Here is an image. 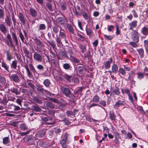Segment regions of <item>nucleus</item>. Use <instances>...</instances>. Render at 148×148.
Instances as JSON below:
<instances>
[{
	"mask_svg": "<svg viewBox=\"0 0 148 148\" xmlns=\"http://www.w3.org/2000/svg\"><path fill=\"white\" fill-rule=\"evenodd\" d=\"M11 35H11L8 34L6 36L7 39L5 40L6 44L8 46L14 48V45L13 44V42L15 46H17L18 44V38L15 32H11Z\"/></svg>",
	"mask_w": 148,
	"mask_h": 148,
	"instance_id": "f257e3e1",
	"label": "nucleus"
},
{
	"mask_svg": "<svg viewBox=\"0 0 148 148\" xmlns=\"http://www.w3.org/2000/svg\"><path fill=\"white\" fill-rule=\"evenodd\" d=\"M24 67L26 70L27 76L29 78H31L33 76V74L31 72V71L33 73L34 75L36 73L37 74V72L32 63H30L29 64L28 67L27 62V64L25 63V64L24 65Z\"/></svg>",
	"mask_w": 148,
	"mask_h": 148,
	"instance_id": "f03ea898",
	"label": "nucleus"
},
{
	"mask_svg": "<svg viewBox=\"0 0 148 148\" xmlns=\"http://www.w3.org/2000/svg\"><path fill=\"white\" fill-rule=\"evenodd\" d=\"M35 42L36 45L35 50L39 52H42L45 46L43 42L40 39L37 38L35 39Z\"/></svg>",
	"mask_w": 148,
	"mask_h": 148,
	"instance_id": "7ed1b4c3",
	"label": "nucleus"
},
{
	"mask_svg": "<svg viewBox=\"0 0 148 148\" xmlns=\"http://www.w3.org/2000/svg\"><path fill=\"white\" fill-rule=\"evenodd\" d=\"M132 38L133 41L136 42H138L139 41V37L138 33L137 31L133 30L132 34Z\"/></svg>",
	"mask_w": 148,
	"mask_h": 148,
	"instance_id": "20e7f679",
	"label": "nucleus"
},
{
	"mask_svg": "<svg viewBox=\"0 0 148 148\" xmlns=\"http://www.w3.org/2000/svg\"><path fill=\"white\" fill-rule=\"evenodd\" d=\"M47 130L43 129L41 130H39L36 134V137L38 138H44L45 136V134Z\"/></svg>",
	"mask_w": 148,
	"mask_h": 148,
	"instance_id": "39448f33",
	"label": "nucleus"
},
{
	"mask_svg": "<svg viewBox=\"0 0 148 148\" xmlns=\"http://www.w3.org/2000/svg\"><path fill=\"white\" fill-rule=\"evenodd\" d=\"M36 88L38 91L39 92L43 93L44 92H46L49 94L50 96L52 94L48 91L46 90H45L43 88L42 85H41L40 84H36Z\"/></svg>",
	"mask_w": 148,
	"mask_h": 148,
	"instance_id": "423d86ee",
	"label": "nucleus"
},
{
	"mask_svg": "<svg viewBox=\"0 0 148 148\" xmlns=\"http://www.w3.org/2000/svg\"><path fill=\"white\" fill-rule=\"evenodd\" d=\"M8 107V109L10 110V112L13 113H15V111L18 110L20 109L19 106H16L13 104H10Z\"/></svg>",
	"mask_w": 148,
	"mask_h": 148,
	"instance_id": "0eeeda50",
	"label": "nucleus"
},
{
	"mask_svg": "<svg viewBox=\"0 0 148 148\" xmlns=\"http://www.w3.org/2000/svg\"><path fill=\"white\" fill-rule=\"evenodd\" d=\"M34 60L39 62H41L42 61V56L37 52L34 53L33 55Z\"/></svg>",
	"mask_w": 148,
	"mask_h": 148,
	"instance_id": "6e6552de",
	"label": "nucleus"
},
{
	"mask_svg": "<svg viewBox=\"0 0 148 148\" xmlns=\"http://www.w3.org/2000/svg\"><path fill=\"white\" fill-rule=\"evenodd\" d=\"M59 36L60 37V38L64 39L66 43L67 42V40L66 39V32L64 30L62 29L61 27H60V29L59 31Z\"/></svg>",
	"mask_w": 148,
	"mask_h": 148,
	"instance_id": "1a4fd4ad",
	"label": "nucleus"
},
{
	"mask_svg": "<svg viewBox=\"0 0 148 148\" xmlns=\"http://www.w3.org/2000/svg\"><path fill=\"white\" fill-rule=\"evenodd\" d=\"M37 145L38 146L40 147H46L49 146L50 148H53L54 147L51 146V145H48L47 143V142H42L41 141H38L37 142Z\"/></svg>",
	"mask_w": 148,
	"mask_h": 148,
	"instance_id": "9d476101",
	"label": "nucleus"
},
{
	"mask_svg": "<svg viewBox=\"0 0 148 148\" xmlns=\"http://www.w3.org/2000/svg\"><path fill=\"white\" fill-rule=\"evenodd\" d=\"M69 53L70 58L71 60H72L75 63L78 64H80V61L79 60L74 57L73 56V52L72 51L71 49H69Z\"/></svg>",
	"mask_w": 148,
	"mask_h": 148,
	"instance_id": "9b49d317",
	"label": "nucleus"
},
{
	"mask_svg": "<svg viewBox=\"0 0 148 148\" xmlns=\"http://www.w3.org/2000/svg\"><path fill=\"white\" fill-rule=\"evenodd\" d=\"M61 90L62 93L66 97L71 93L69 88H66L63 86L61 87Z\"/></svg>",
	"mask_w": 148,
	"mask_h": 148,
	"instance_id": "f8f14e48",
	"label": "nucleus"
},
{
	"mask_svg": "<svg viewBox=\"0 0 148 148\" xmlns=\"http://www.w3.org/2000/svg\"><path fill=\"white\" fill-rule=\"evenodd\" d=\"M18 18L23 25H24L27 21V20L25 18V15L22 12H19L18 14Z\"/></svg>",
	"mask_w": 148,
	"mask_h": 148,
	"instance_id": "ddd939ff",
	"label": "nucleus"
},
{
	"mask_svg": "<svg viewBox=\"0 0 148 148\" xmlns=\"http://www.w3.org/2000/svg\"><path fill=\"white\" fill-rule=\"evenodd\" d=\"M83 66H79L77 67V72L79 74L84 75L86 72V69L84 67V65Z\"/></svg>",
	"mask_w": 148,
	"mask_h": 148,
	"instance_id": "4468645a",
	"label": "nucleus"
},
{
	"mask_svg": "<svg viewBox=\"0 0 148 148\" xmlns=\"http://www.w3.org/2000/svg\"><path fill=\"white\" fill-rule=\"evenodd\" d=\"M23 50L24 53L25 55V56L27 58L30 59L31 58H32V53H30V56L29 55L30 52L26 47L24 46L23 47Z\"/></svg>",
	"mask_w": 148,
	"mask_h": 148,
	"instance_id": "2eb2a0df",
	"label": "nucleus"
},
{
	"mask_svg": "<svg viewBox=\"0 0 148 148\" xmlns=\"http://www.w3.org/2000/svg\"><path fill=\"white\" fill-rule=\"evenodd\" d=\"M10 80L15 83H19L20 81V78L17 74H13L10 76Z\"/></svg>",
	"mask_w": 148,
	"mask_h": 148,
	"instance_id": "dca6fc26",
	"label": "nucleus"
},
{
	"mask_svg": "<svg viewBox=\"0 0 148 148\" xmlns=\"http://www.w3.org/2000/svg\"><path fill=\"white\" fill-rule=\"evenodd\" d=\"M125 103V101L124 100H123V101H121L120 100H118L114 105V108L117 109V108L120 107V106H124Z\"/></svg>",
	"mask_w": 148,
	"mask_h": 148,
	"instance_id": "f3484780",
	"label": "nucleus"
},
{
	"mask_svg": "<svg viewBox=\"0 0 148 148\" xmlns=\"http://www.w3.org/2000/svg\"><path fill=\"white\" fill-rule=\"evenodd\" d=\"M109 60H110L106 61L104 64L105 67L106 69H109L110 68L111 64L114 61L112 58H110Z\"/></svg>",
	"mask_w": 148,
	"mask_h": 148,
	"instance_id": "a211bd4d",
	"label": "nucleus"
},
{
	"mask_svg": "<svg viewBox=\"0 0 148 148\" xmlns=\"http://www.w3.org/2000/svg\"><path fill=\"white\" fill-rule=\"evenodd\" d=\"M140 32L143 35L146 36L148 34V27L144 26L141 28Z\"/></svg>",
	"mask_w": 148,
	"mask_h": 148,
	"instance_id": "6ab92c4d",
	"label": "nucleus"
},
{
	"mask_svg": "<svg viewBox=\"0 0 148 148\" xmlns=\"http://www.w3.org/2000/svg\"><path fill=\"white\" fill-rule=\"evenodd\" d=\"M57 22L60 25H64L66 24V19L62 17H59L57 18Z\"/></svg>",
	"mask_w": 148,
	"mask_h": 148,
	"instance_id": "aec40b11",
	"label": "nucleus"
},
{
	"mask_svg": "<svg viewBox=\"0 0 148 148\" xmlns=\"http://www.w3.org/2000/svg\"><path fill=\"white\" fill-rule=\"evenodd\" d=\"M1 67L4 68L5 70V72H10L9 67V66L4 61H3L1 62Z\"/></svg>",
	"mask_w": 148,
	"mask_h": 148,
	"instance_id": "412c9836",
	"label": "nucleus"
},
{
	"mask_svg": "<svg viewBox=\"0 0 148 148\" xmlns=\"http://www.w3.org/2000/svg\"><path fill=\"white\" fill-rule=\"evenodd\" d=\"M5 21L6 25L10 27L11 25L12 24V22L11 21L10 18L8 15H7L5 19Z\"/></svg>",
	"mask_w": 148,
	"mask_h": 148,
	"instance_id": "4be33fe9",
	"label": "nucleus"
},
{
	"mask_svg": "<svg viewBox=\"0 0 148 148\" xmlns=\"http://www.w3.org/2000/svg\"><path fill=\"white\" fill-rule=\"evenodd\" d=\"M137 21L136 20L134 21L129 23L130 26L129 29L132 30L134 27H136L137 26Z\"/></svg>",
	"mask_w": 148,
	"mask_h": 148,
	"instance_id": "5701e85b",
	"label": "nucleus"
},
{
	"mask_svg": "<svg viewBox=\"0 0 148 148\" xmlns=\"http://www.w3.org/2000/svg\"><path fill=\"white\" fill-rule=\"evenodd\" d=\"M29 14L33 17H36L37 16V11L32 8H30L29 10Z\"/></svg>",
	"mask_w": 148,
	"mask_h": 148,
	"instance_id": "b1692460",
	"label": "nucleus"
},
{
	"mask_svg": "<svg viewBox=\"0 0 148 148\" xmlns=\"http://www.w3.org/2000/svg\"><path fill=\"white\" fill-rule=\"evenodd\" d=\"M62 116V119L61 120V121L63 122L66 125H68L71 124V122L68 120V119L65 117L64 114H63Z\"/></svg>",
	"mask_w": 148,
	"mask_h": 148,
	"instance_id": "393cba45",
	"label": "nucleus"
},
{
	"mask_svg": "<svg viewBox=\"0 0 148 148\" xmlns=\"http://www.w3.org/2000/svg\"><path fill=\"white\" fill-rule=\"evenodd\" d=\"M0 31L3 34H5L7 32V30L5 25L3 24L0 25Z\"/></svg>",
	"mask_w": 148,
	"mask_h": 148,
	"instance_id": "a878e982",
	"label": "nucleus"
},
{
	"mask_svg": "<svg viewBox=\"0 0 148 148\" xmlns=\"http://www.w3.org/2000/svg\"><path fill=\"white\" fill-rule=\"evenodd\" d=\"M64 78L66 79V81L69 82L71 83L72 82V79L73 78V76L72 75H69L66 74L64 75Z\"/></svg>",
	"mask_w": 148,
	"mask_h": 148,
	"instance_id": "bb28decb",
	"label": "nucleus"
},
{
	"mask_svg": "<svg viewBox=\"0 0 148 148\" xmlns=\"http://www.w3.org/2000/svg\"><path fill=\"white\" fill-rule=\"evenodd\" d=\"M10 90L11 92L15 94L16 95H18L20 93V91L17 87L11 88Z\"/></svg>",
	"mask_w": 148,
	"mask_h": 148,
	"instance_id": "cd10ccee",
	"label": "nucleus"
},
{
	"mask_svg": "<svg viewBox=\"0 0 148 148\" xmlns=\"http://www.w3.org/2000/svg\"><path fill=\"white\" fill-rule=\"evenodd\" d=\"M114 64H113L112 67V73H116L118 71V68L117 65L114 63V60L113 61Z\"/></svg>",
	"mask_w": 148,
	"mask_h": 148,
	"instance_id": "c85d7f7f",
	"label": "nucleus"
},
{
	"mask_svg": "<svg viewBox=\"0 0 148 148\" xmlns=\"http://www.w3.org/2000/svg\"><path fill=\"white\" fill-rule=\"evenodd\" d=\"M56 36L57 37L56 38V42L57 46L58 47H60L62 45V43L61 42L60 37H58L57 35Z\"/></svg>",
	"mask_w": 148,
	"mask_h": 148,
	"instance_id": "c756f323",
	"label": "nucleus"
},
{
	"mask_svg": "<svg viewBox=\"0 0 148 148\" xmlns=\"http://www.w3.org/2000/svg\"><path fill=\"white\" fill-rule=\"evenodd\" d=\"M100 98L97 95L94 96L90 102H93L97 103L99 101Z\"/></svg>",
	"mask_w": 148,
	"mask_h": 148,
	"instance_id": "7c9ffc66",
	"label": "nucleus"
},
{
	"mask_svg": "<svg viewBox=\"0 0 148 148\" xmlns=\"http://www.w3.org/2000/svg\"><path fill=\"white\" fill-rule=\"evenodd\" d=\"M109 117L110 119L112 121H115L116 120V116L114 112H110L109 114Z\"/></svg>",
	"mask_w": 148,
	"mask_h": 148,
	"instance_id": "2f4dec72",
	"label": "nucleus"
},
{
	"mask_svg": "<svg viewBox=\"0 0 148 148\" xmlns=\"http://www.w3.org/2000/svg\"><path fill=\"white\" fill-rule=\"evenodd\" d=\"M17 61L16 60L13 61L10 64V67L12 69H16L17 67Z\"/></svg>",
	"mask_w": 148,
	"mask_h": 148,
	"instance_id": "473e14b6",
	"label": "nucleus"
},
{
	"mask_svg": "<svg viewBox=\"0 0 148 148\" xmlns=\"http://www.w3.org/2000/svg\"><path fill=\"white\" fill-rule=\"evenodd\" d=\"M45 106L47 109L51 108L53 109L55 108V105L50 102H47L46 103Z\"/></svg>",
	"mask_w": 148,
	"mask_h": 148,
	"instance_id": "72a5a7b5",
	"label": "nucleus"
},
{
	"mask_svg": "<svg viewBox=\"0 0 148 148\" xmlns=\"http://www.w3.org/2000/svg\"><path fill=\"white\" fill-rule=\"evenodd\" d=\"M138 53L139 54L140 58H143L144 57V50L143 48H139L137 49Z\"/></svg>",
	"mask_w": 148,
	"mask_h": 148,
	"instance_id": "f704fd0d",
	"label": "nucleus"
},
{
	"mask_svg": "<svg viewBox=\"0 0 148 148\" xmlns=\"http://www.w3.org/2000/svg\"><path fill=\"white\" fill-rule=\"evenodd\" d=\"M85 30L87 35L89 37H90L92 36V30L90 28H88L87 26L86 25L85 28Z\"/></svg>",
	"mask_w": 148,
	"mask_h": 148,
	"instance_id": "c9c22d12",
	"label": "nucleus"
},
{
	"mask_svg": "<svg viewBox=\"0 0 148 148\" xmlns=\"http://www.w3.org/2000/svg\"><path fill=\"white\" fill-rule=\"evenodd\" d=\"M6 52V60L9 61H10L13 58L12 55L10 53L9 51H7Z\"/></svg>",
	"mask_w": 148,
	"mask_h": 148,
	"instance_id": "e433bc0d",
	"label": "nucleus"
},
{
	"mask_svg": "<svg viewBox=\"0 0 148 148\" xmlns=\"http://www.w3.org/2000/svg\"><path fill=\"white\" fill-rule=\"evenodd\" d=\"M67 97L70 98V101L71 102L75 103V96L72 93L70 94Z\"/></svg>",
	"mask_w": 148,
	"mask_h": 148,
	"instance_id": "4c0bfd02",
	"label": "nucleus"
},
{
	"mask_svg": "<svg viewBox=\"0 0 148 148\" xmlns=\"http://www.w3.org/2000/svg\"><path fill=\"white\" fill-rule=\"evenodd\" d=\"M60 27H61L58 25H56L52 27L53 31L55 34H57L59 31V28H60Z\"/></svg>",
	"mask_w": 148,
	"mask_h": 148,
	"instance_id": "58836bf2",
	"label": "nucleus"
},
{
	"mask_svg": "<svg viewBox=\"0 0 148 148\" xmlns=\"http://www.w3.org/2000/svg\"><path fill=\"white\" fill-rule=\"evenodd\" d=\"M31 108L32 110L34 111L38 112L41 111V109L39 107L36 105H33Z\"/></svg>",
	"mask_w": 148,
	"mask_h": 148,
	"instance_id": "ea45409f",
	"label": "nucleus"
},
{
	"mask_svg": "<svg viewBox=\"0 0 148 148\" xmlns=\"http://www.w3.org/2000/svg\"><path fill=\"white\" fill-rule=\"evenodd\" d=\"M60 143L63 148H66L67 147V141L65 139H62Z\"/></svg>",
	"mask_w": 148,
	"mask_h": 148,
	"instance_id": "a19ab883",
	"label": "nucleus"
},
{
	"mask_svg": "<svg viewBox=\"0 0 148 148\" xmlns=\"http://www.w3.org/2000/svg\"><path fill=\"white\" fill-rule=\"evenodd\" d=\"M66 27L69 31L72 34H74V29L71 25L70 24H68L66 25Z\"/></svg>",
	"mask_w": 148,
	"mask_h": 148,
	"instance_id": "79ce46f5",
	"label": "nucleus"
},
{
	"mask_svg": "<svg viewBox=\"0 0 148 148\" xmlns=\"http://www.w3.org/2000/svg\"><path fill=\"white\" fill-rule=\"evenodd\" d=\"M18 35H19V36L20 37V38L22 42L23 43H25V44H26V43H27V42H26V40H25V42H24V39H25V38H24V36L23 35V34L22 32L21 31H19Z\"/></svg>",
	"mask_w": 148,
	"mask_h": 148,
	"instance_id": "37998d69",
	"label": "nucleus"
},
{
	"mask_svg": "<svg viewBox=\"0 0 148 148\" xmlns=\"http://www.w3.org/2000/svg\"><path fill=\"white\" fill-rule=\"evenodd\" d=\"M32 138V136L31 135L27 136L22 139V140L24 142L27 143Z\"/></svg>",
	"mask_w": 148,
	"mask_h": 148,
	"instance_id": "c03bdc74",
	"label": "nucleus"
},
{
	"mask_svg": "<svg viewBox=\"0 0 148 148\" xmlns=\"http://www.w3.org/2000/svg\"><path fill=\"white\" fill-rule=\"evenodd\" d=\"M112 92L117 95L120 93L119 88L116 86H115L114 88L112 90Z\"/></svg>",
	"mask_w": 148,
	"mask_h": 148,
	"instance_id": "a18cd8bd",
	"label": "nucleus"
},
{
	"mask_svg": "<svg viewBox=\"0 0 148 148\" xmlns=\"http://www.w3.org/2000/svg\"><path fill=\"white\" fill-rule=\"evenodd\" d=\"M105 39L106 40H112L114 37L112 35H108L103 34Z\"/></svg>",
	"mask_w": 148,
	"mask_h": 148,
	"instance_id": "49530a36",
	"label": "nucleus"
},
{
	"mask_svg": "<svg viewBox=\"0 0 148 148\" xmlns=\"http://www.w3.org/2000/svg\"><path fill=\"white\" fill-rule=\"evenodd\" d=\"M43 84L46 87L49 86L51 84V82L48 79H45L43 82Z\"/></svg>",
	"mask_w": 148,
	"mask_h": 148,
	"instance_id": "de8ad7c7",
	"label": "nucleus"
},
{
	"mask_svg": "<svg viewBox=\"0 0 148 148\" xmlns=\"http://www.w3.org/2000/svg\"><path fill=\"white\" fill-rule=\"evenodd\" d=\"M20 128L21 130L24 131L28 129L25 123L21 124L20 125Z\"/></svg>",
	"mask_w": 148,
	"mask_h": 148,
	"instance_id": "09e8293b",
	"label": "nucleus"
},
{
	"mask_svg": "<svg viewBox=\"0 0 148 148\" xmlns=\"http://www.w3.org/2000/svg\"><path fill=\"white\" fill-rule=\"evenodd\" d=\"M79 48L83 53H84L86 50V45H81L79 46Z\"/></svg>",
	"mask_w": 148,
	"mask_h": 148,
	"instance_id": "8fccbe9b",
	"label": "nucleus"
},
{
	"mask_svg": "<svg viewBox=\"0 0 148 148\" xmlns=\"http://www.w3.org/2000/svg\"><path fill=\"white\" fill-rule=\"evenodd\" d=\"M60 53L63 58H69L67 55L66 54V52L64 50L61 51H60Z\"/></svg>",
	"mask_w": 148,
	"mask_h": 148,
	"instance_id": "3c124183",
	"label": "nucleus"
},
{
	"mask_svg": "<svg viewBox=\"0 0 148 148\" xmlns=\"http://www.w3.org/2000/svg\"><path fill=\"white\" fill-rule=\"evenodd\" d=\"M1 7L2 9L0 8V19H3L4 16V12L3 8L1 6Z\"/></svg>",
	"mask_w": 148,
	"mask_h": 148,
	"instance_id": "603ef678",
	"label": "nucleus"
},
{
	"mask_svg": "<svg viewBox=\"0 0 148 148\" xmlns=\"http://www.w3.org/2000/svg\"><path fill=\"white\" fill-rule=\"evenodd\" d=\"M96 106L101 107V106H99L98 103L93 102L92 103L90 104L89 106H87V108L89 110H90L92 107Z\"/></svg>",
	"mask_w": 148,
	"mask_h": 148,
	"instance_id": "864d4df0",
	"label": "nucleus"
},
{
	"mask_svg": "<svg viewBox=\"0 0 148 148\" xmlns=\"http://www.w3.org/2000/svg\"><path fill=\"white\" fill-rule=\"evenodd\" d=\"M63 67L65 70L69 69L71 67L70 64L69 63H64L63 64Z\"/></svg>",
	"mask_w": 148,
	"mask_h": 148,
	"instance_id": "5fc2aeb1",
	"label": "nucleus"
},
{
	"mask_svg": "<svg viewBox=\"0 0 148 148\" xmlns=\"http://www.w3.org/2000/svg\"><path fill=\"white\" fill-rule=\"evenodd\" d=\"M10 141L9 138L8 137H5L3 138V143L4 144H8Z\"/></svg>",
	"mask_w": 148,
	"mask_h": 148,
	"instance_id": "6e6d98bb",
	"label": "nucleus"
},
{
	"mask_svg": "<svg viewBox=\"0 0 148 148\" xmlns=\"http://www.w3.org/2000/svg\"><path fill=\"white\" fill-rule=\"evenodd\" d=\"M53 132V131L52 130L49 131L48 132V137L49 139H51L53 137L54 135Z\"/></svg>",
	"mask_w": 148,
	"mask_h": 148,
	"instance_id": "4d7b16f0",
	"label": "nucleus"
},
{
	"mask_svg": "<svg viewBox=\"0 0 148 148\" xmlns=\"http://www.w3.org/2000/svg\"><path fill=\"white\" fill-rule=\"evenodd\" d=\"M46 5L48 8V9L50 11H53V10L52 8V5L49 3H47L46 4Z\"/></svg>",
	"mask_w": 148,
	"mask_h": 148,
	"instance_id": "13d9d810",
	"label": "nucleus"
},
{
	"mask_svg": "<svg viewBox=\"0 0 148 148\" xmlns=\"http://www.w3.org/2000/svg\"><path fill=\"white\" fill-rule=\"evenodd\" d=\"M49 100L55 103H58L59 102V101L58 99L52 97H48Z\"/></svg>",
	"mask_w": 148,
	"mask_h": 148,
	"instance_id": "bf43d9fd",
	"label": "nucleus"
},
{
	"mask_svg": "<svg viewBox=\"0 0 148 148\" xmlns=\"http://www.w3.org/2000/svg\"><path fill=\"white\" fill-rule=\"evenodd\" d=\"M50 63L51 65L56 66L57 64V60L54 59H51L50 60Z\"/></svg>",
	"mask_w": 148,
	"mask_h": 148,
	"instance_id": "052dcab7",
	"label": "nucleus"
},
{
	"mask_svg": "<svg viewBox=\"0 0 148 148\" xmlns=\"http://www.w3.org/2000/svg\"><path fill=\"white\" fill-rule=\"evenodd\" d=\"M47 41L53 48H55L56 44L53 40H52L51 41L48 40Z\"/></svg>",
	"mask_w": 148,
	"mask_h": 148,
	"instance_id": "680f3d73",
	"label": "nucleus"
},
{
	"mask_svg": "<svg viewBox=\"0 0 148 148\" xmlns=\"http://www.w3.org/2000/svg\"><path fill=\"white\" fill-rule=\"evenodd\" d=\"M82 16L86 20H88L89 19V17L86 13L85 12H83Z\"/></svg>",
	"mask_w": 148,
	"mask_h": 148,
	"instance_id": "e2e57ef3",
	"label": "nucleus"
},
{
	"mask_svg": "<svg viewBox=\"0 0 148 148\" xmlns=\"http://www.w3.org/2000/svg\"><path fill=\"white\" fill-rule=\"evenodd\" d=\"M138 78L139 79H141L144 77V74L143 73L139 72L137 73Z\"/></svg>",
	"mask_w": 148,
	"mask_h": 148,
	"instance_id": "0e129e2a",
	"label": "nucleus"
},
{
	"mask_svg": "<svg viewBox=\"0 0 148 148\" xmlns=\"http://www.w3.org/2000/svg\"><path fill=\"white\" fill-rule=\"evenodd\" d=\"M73 79H72V82H73L75 83H78L79 82V78L77 77H74L73 76Z\"/></svg>",
	"mask_w": 148,
	"mask_h": 148,
	"instance_id": "69168bd1",
	"label": "nucleus"
},
{
	"mask_svg": "<svg viewBox=\"0 0 148 148\" xmlns=\"http://www.w3.org/2000/svg\"><path fill=\"white\" fill-rule=\"evenodd\" d=\"M136 42H129V44L134 48H136L138 47V45L136 43Z\"/></svg>",
	"mask_w": 148,
	"mask_h": 148,
	"instance_id": "338daca9",
	"label": "nucleus"
},
{
	"mask_svg": "<svg viewBox=\"0 0 148 148\" xmlns=\"http://www.w3.org/2000/svg\"><path fill=\"white\" fill-rule=\"evenodd\" d=\"M59 102L62 105L64 106H65L67 105V103L66 101L63 99H61L59 101Z\"/></svg>",
	"mask_w": 148,
	"mask_h": 148,
	"instance_id": "774afa93",
	"label": "nucleus"
}]
</instances>
